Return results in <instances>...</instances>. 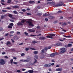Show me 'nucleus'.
Listing matches in <instances>:
<instances>
[{"label": "nucleus", "instance_id": "1", "mask_svg": "<svg viewBox=\"0 0 73 73\" xmlns=\"http://www.w3.org/2000/svg\"><path fill=\"white\" fill-rule=\"evenodd\" d=\"M64 3L62 4L58 3L56 5H55L54 3L53 2L52 3V4L54 5V7H61L64 5Z\"/></svg>", "mask_w": 73, "mask_h": 73}, {"label": "nucleus", "instance_id": "2", "mask_svg": "<svg viewBox=\"0 0 73 73\" xmlns=\"http://www.w3.org/2000/svg\"><path fill=\"white\" fill-rule=\"evenodd\" d=\"M49 36H51L48 35L46 36V37L50 38L51 39H52L53 38L52 37L54 36H55V34H49Z\"/></svg>", "mask_w": 73, "mask_h": 73}, {"label": "nucleus", "instance_id": "3", "mask_svg": "<svg viewBox=\"0 0 73 73\" xmlns=\"http://www.w3.org/2000/svg\"><path fill=\"white\" fill-rule=\"evenodd\" d=\"M60 50L61 51L60 52V53L62 54L66 52V50L65 48H60Z\"/></svg>", "mask_w": 73, "mask_h": 73}, {"label": "nucleus", "instance_id": "4", "mask_svg": "<svg viewBox=\"0 0 73 73\" xmlns=\"http://www.w3.org/2000/svg\"><path fill=\"white\" fill-rule=\"evenodd\" d=\"M5 61L4 59H2L0 60V64L1 65H3L5 64Z\"/></svg>", "mask_w": 73, "mask_h": 73}, {"label": "nucleus", "instance_id": "5", "mask_svg": "<svg viewBox=\"0 0 73 73\" xmlns=\"http://www.w3.org/2000/svg\"><path fill=\"white\" fill-rule=\"evenodd\" d=\"M27 23H29V25L30 27H34V25L31 22H30L29 21L27 22Z\"/></svg>", "mask_w": 73, "mask_h": 73}, {"label": "nucleus", "instance_id": "6", "mask_svg": "<svg viewBox=\"0 0 73 73\" xmlns=\"http://www.w3.org/2000/svg\"><path fill=\"white\" fill-rule=\"evenodd\" d=\"M34 59H35V60L34 62L33 63H31L30 65L31 66H33V65H35L36 64V62H37V60H36V59L35 58Z\"/></svg>", "mask_w": 73, "mask_h": 73}, {"label": "nucleus", "instance_id": "7", "mask_svg": "<svg viewBox=\"0 0 73 73\" xmlns=\"http://www.w3.org/2000/svg\"><path fill=\"white\" fill-rule=\"evenodd\" d=\"M39 38L41 40H44L46 39V38L44 36H40Z\"/></svg>", "mask_w": 73, "mask_h": 73}, {"label": "nucleus", "instance_id": "8", "mask_svg": "<svg viewBox=\"0 0 73 73\" xmlns=\"http://www.w3.org/2000/svg\"><path fill=\"white\" fill-rule=\"evenodd\" d=\"M12 7L13 8H15V9H18L19 8V5H15V6H12L11 7Z\"/></svg>", "mask_w": 73, "mask_h": 73}, {"label": "nucleus", "instance_id": "9", "mask_svg": "<svg viewBox=\"0 0 73 73\" xmlns=\"http://www.w3.org/2000/svg\"><path fill=\"white\" fill-rule=\"evenodd\" d=\"M29 60H21V61H22L23 62H29Z\"/></svg>", "mask_w": 73, "mask_h": 73}, {"label": "nucleus", "instance_id": "10", "mask_svg": "<svg viewBox=\"0 0 73 73\" xmlns=\"http://www.w3.org/2000/svg\"><path fill=\"white\" fill-rule=\"evenodd\" d=\"M28 31H29L30 32L34 33L35 32V30H33V29H29L28 30Z\"/></svg>", "mask_w": 73, "mask_h": 73}, {"label": "nucleus", "instance_id": "11", "mask_svg": "<svg viewBox=\"0 0 73 73\" xmlns=\"http://www.w3.org/2000/svg\"><path fill=\"white\" fill-rule=\"evenodd\" d=\"M62 70V69L61 68H58L56 70V71H57L60 72Z\"/></svg>", "mask_w": 73, "mask_h": 73}, {"label": "nucleus", "instance_id": "12", "mask_svg": "<svg viewBox=\"0 0 73 73\" xmlns=\"http://www.w3.org/2000/svg\"><path fill=\"white\" fill-rule=\"evenodd\" d=\"M51 65L48 64H46L45 65H44V67H49L51 66Z\"/></svg>", "mask_w": 73, "mask_h": 73}, {"label": "nucleus", "instance_id": "13", "mask_svg": "<svg viewBox=\"0 0 73 73\" xmlns=\"http://www.w3.org/2000/svg\"><path fill=\"white\" fill-rule=\"evenodd\" d=\"M48 18L50 19H52L54 18V17L53 16H50L48 17Z\"/></svg>", "mask_w": 73, "mask_h": 73}, {"label": "nucleus", "instance_id": "14", "mask_svg": "<svg viewBox=\"0 0 73 73\" xmlns=\"http://www.w3.org/2000/svg\"><path fill=\"white\" fill-rule=\"evenodd\" d=\"M17 25L18 26H22L23 25V24H22L21 22H19L17 23Z\"/></svg>", "mask_w": 73, "mask_h": 73}, {"label": "nucleus", "instance_id": "15", "mask_svg": "<svg viewBox=\"0 0 73 73\" xmlns=\"http://www.w3.org/2000/svg\"><path fill=\"white\" fill-rule=\"evenodd\" d=\"M28 72H29V73H33L34 72V71L33 70H30L28 71Z\"/></svg>", "mask_w": 73, "mask_h": 73}, {"label": "nucleus", "instance_id": "16", "mask_svg": "<svg viewBox=\"0 0 73 73\" xmlns=\"http://www.w3.org/2000/svg\"><path fill=\"white\" fill-rule=\"evenodd\" d=\"M56 45L57 46H60L62 45V43L60 42H58V43H56Z\"/></svg>", "mask_w": 73, "mask_h": 73}, {"label": "nucleus", "instance_id": "17", "mask_svg": "<svg viewBox=\"0 0 73 73\" xmlns=\"http://www.w3.org/2000/svg\"><path fill=\"white\" fill-rule=\"evenodd\" d=\"M11 44V43L10 41H8L6 43V45H10Z\"/></svg>", "mask_w": 73, "mask_h": 73}, {"label": "nucleus", "instance_id": "18", "mask_svg": "<svg viewBox=\"0 0 73 73\" xmlns=\"http://www.w3.org/2000/svg\"><path fill=\"white\" fill-rule=\"evenodd\" d=\"M26 20L25 19H23L21 21V23L23 24L24 23V22H26Z\"/></svg>", "mask_w": 73, "mask_h": 73}, {"label": "nucleus", "instance_id": "19", "mask_svg": "<svg viewBox=\"0 0 73 73\" xmlns=\"http://www.w3.org/2000/svg\"><path fill=\"white\" fill-rule=\"evenodd\" d=\"M29 3L30 4H34L35 3V2L33 1H29Z\"/></svg>", "mask_w": 73, "mask_h": 73}, {"label": "nucleus", "instance_id": "20", "mask_svg": "<svg viewBox=\"0 0 73 73\" xmlns=\"http://www.w3.org/2000/svg\"><path fill=\"white\" fill-rule=\"evenodd\" d=\"M6 16V15H2L1 16V19H3L5 18V17Z\"/></svg>", "mask_w": 73, "mask_h": 73}, {"label": "nucleus", "instance_id": "21", "mask_svg": "<svg viewBox=\"0 0 73 73\" xmlns=\"http://www.w3.org/2000/svg\"><path fill=\"white\" fill-rule=\"evenodd\" d=\"M8 16L10 17V18H12V15L11 14H8Z\"/></svg>", "mask_w": 73, "mask_h": 73}, {"label": "nucleus", "instance_id": "22", "mask_svg": "<svg viewBox=\"0 0 73 73\" xmlns=\"http://www.w3.org/2000/svg\"><path fill=\"white\" fill-rule=\"evenodd\" d=\"M38 53V52L37 51H35L33 52V54H37Z\"/></svg>", "mask_w": 73, "mask_h": 73}, {"label": "nucleus", "instance_id": "23", "mask_svg": "<svg viewBox=\"0 0 73 73\" xmlns=\"http://www.w3.org/2000/svg\"><path fill=\"white\" fill-rule=\"evenodd\" d=\"M55 56V55L54 54H53V53H52V54H50V56L51 57H54Z\"/></svg>", "mask_w": 73, "mask_h": 73}, {"label": "nucleus", "instance_id": "24", "mask_svg": "<svg viewBox=\"0 0 73 73\" xmlns=\"http://www.w3.org/2000/svg\"><path fill=\"white\" fill-rule=\"evenodd\" d=\"M8 28L9 29H12V26H11L10 25H9L8 26Z\"/></svg>", "mask_w": 73, "mask_h": 73}, {"label": "nucleus", "instance_id": "25", "mask_svg": "<svg viewBox=\"0 0 73 73\" xmlns=\"http://www.w3.org/2000/svg\"><path fill=\"white\" fill-rule=\"evenodd\" d=\"M62 12V11L61 10H59V11H58V12L57 13H60Z\"/></svg>", "mask_w": 73, "mask_h": 73}, {"label": "nucleus", "instance_id": "26", "mask_svg": "<svg viewBox=\"0 0 73 73\" xmlns=\"http://www.w3.org/2000/svg\"><path fill=\"white\" fill-rule=\"evenodd\" d=\"M72 46V44H68V47H71Z\"/></svg>", "mask_w": 73, "mask_h": 73}, {"label": "nucleus", "instance_id": "27", "mask_svg": "<svg viewBox=\"0 0 73 73\" xmlns=\"http://www.w3.org/2000/svg\"><path fill=\"white\" fill-rule=\"evenodd\" d=\"M41 52L42 54H44V49L42 50H41Z\"/></svg>", "mask_w": 73, "mask_h": 73}, {"label": "nucleus", "instance_id": "28", "mask_svg": "<svg viewBox=\"0 0 73 73\" xmlns=\"http://www.w3.org/2000/svg\"><path fill=\"white\" fill-rule=\"evenodd\" d=\"M13 13L15 14H18V12L16 11H13Z\"/></svg>", "mask_w": 73, "mask_h": 73}, {"label": "nucleus", "instance_id": "29", "mask_svg": "<svg viewBox=\"0 0 73 73\" xmlns=\"http://www.w3.org/2000/svg\"><path fill=\"white\" fill-rule=\"evenodd\" d=\"M14 40L18 39L17 36H15V37H14Z\"/></svg>", "mask_w": 73, "mask_h": 73}, {"label": "nucleus", "instance_id": "30", "mask_svg": "<svg viewBox=\"0 0 73 73\" xmlns=\"http://www.w3.org/2000/svg\"><path fill=\"white\" fill-rule=\"evenodd\" d=\"M10 26L13 27L14 25L13 24V23H11L10 24Z\"/></svg>", "mask_w": 73, "mask_h": 73}, {"label": "nucleus", "instance_id": "31", "mask_svg": "<svg viewBox=\"0 0 73 73\" xmlns=\"http://www.w3.org/2000/svg\"><path fill=\"white\" fill-rule=\"evenodd\" d=\"M11 62V64H12L13 63V59H11L10 60Z\"/></svg>", "mask_w": 73, "mask_h": 73}, {"label": "nucleus", "instance_id": "32", "mask_svg": "<svg viewBox=\"0 0 73 73\" xmlns=\"http://www.w3.org/2000/svg\"><path fill=\"white\" fill-rule=\"evenodd\" d=\"M53 54H54L55 55H58L59 54H58V53L57 52H55V53H53Z\"/></svg>", "mask_w": 73, "mask_h": 73}, {"label": "nucleus", "instance_id": "33", "mask_svg": "<svg viewBox=\"0 0 73 73\" xmlns=\"http://www.w3.org/2000/svg\"><path fill=\"white\" fill-rule=\"evenodd\" d=\"M32 43L33 44H36L37 43V42L36 41H33L32 42Z\"/></svg>", "mask_w": 73, "mask_h": 73}, {"label": "nucleus", "instance_id": "34", "mask_svg": "<svg viewBox=\"0 0 73 73\" xmlns=\"http://www.w3.org/2000/svg\"><path fill=\"white\" fill-rule=\"evenodd\" d=\"M25 55V53H22V54H21V56H23L24 55Z\"/></svg>", "mask_w": 73, "mask_h": 73}, {"label": "nucleus", "instance_id": "35", "mask_svg": "<svg viewBox=\"0 0 73 73\" xmlns=\"http://www.w3.org/2000/svg\"><path fill=\"white\" fill-rule=\"evenodd\" d=\"M42 15V14L40 13H39L38 14V15H39L40 16H41V15Z\"/></svg>", "mask_w": 73, "mask_h": 73}, {"label": "nucleus", "instance_id": "36", "mask_svg": "<svg viewBox=\"0 0 73 73\" xmlns=\"http://www.w3.org/2000/svg\"><path fill=\"white\" fill-rule=\"evenodd\" d=\"M24 34L25 35H29V33L26 32H25Z\"/></svg>", "mask_w": 73, "mask_h": 73}, {"label": "nucleus", "instance_id": "37", "mask_svg": "<svg viewBox=\"0 0 73 73\" xmlns=\"http://www.w3.org/2000/svg\"><path fill=\"white\" fill-rule=\"evenodd\" d=\"M35 57L36 59H38V57L37 55H35Z\"/></svg>", "mask_w": 73, "mask_h": 73}, {"label": "nucleus", "instance_id": "38", "mask_svg": "<svg viewBox=\"0 0 73 73\" xmlns=\"http://www.w3.org/2000/svg\"><path fill=\"white\" fill-rule=\"evenodd\" d=\"M44 50H45L46 51H47L48 49V48L47 47H46L45 48H44Z\"/></svg>", "mask_w": 73, "mask_h": 73}, {"label": "nucleus", "instance_id": "39", "mask_svg": "<svg viewBox=\"0 0 73 73\" xmlns=\"http://www.w3.org/2000/svg\"><path fill=\"white\" fill-rule=\"evenodd\" d=\"M2 11L4 12H7V11L5 10H3Z\"/></svg>", "mask_w": 73, "mask_h": 73}, {"label": "nucleus", "instance_id": "40", "mask_svg": "<svg viewBox=\"0 0 73 73\" xmlns=\"http://www.w3.org/2000/svg\"><path fill=\"white\" fill-rule=\"evenodd\" d=\"M27 15H31V14L30 13H27Z\"/></svg>", "mask_w": 73, "mask_h": 73}, {"label": "nucleus", "instance_id": "41", "mask_svg": "<svg viewBox=\"0 0 73 73\" xmlns=\"http://www.w3.org/2000/svg\"><path fill=\"white\" fill-rule=\"evenodd\" d=\"M21 70H17V72L18 73H19L21 72Z\"/></svg>", "mask_w": 73, "mask_h": 73}, {"label": "nucleus", "instance_id": "42", "mask_svg": "<svg viewBox=\"0 0 73 73\" xmlns=\"http://www.w3.org/2000/svg\"><path fill=\"white\" fill-rule=\"evenodd\" d=\"M67 25V23H64L62 25Z\"/></svg>", "mask_w": 73, "mask_h": 73}, {"label": "nucleus", "instance_id": "43", "mask_svg": "<svg viewBox=\"0 0 73 73\" xmlns=\"http://www.w3.org/2000/svg\"><path fill=\"white\" fill-rule=\"evenodd\" d=\"M25 50H26L27 51H28L29 50V48H26L25 49Z\"/></svg>", "mask_w": 73, "mask_h": 73}, {"label": "nucleus", "instance_id": "44", "mask_svg": "<svg viewBox=\"0 0 73 73\" xmlns=\"http://www.w3.org/2000/svg\"><path fill=\"white\" fill-rule=\"evenodd\" d=\"M20 34V32L19 31L17 32V34L18 35H19Z\"/></svg>", "mask_w": 73, "mask_h": 73}, {"label": "nucleus", "instance_id": "45", "mask_svg": "<svg viewBox=\"0 0 73 73\" xmlns=\"http://www.w3.org/2000/svg\"><path fill=\"white\" fill-rule=\"evenodd\" d=\"M11 9V8H10V7H7L6 9H8V10H10Z\"/></svg>", "mask_w": 73, "mask_h": 73}, {"label": "nucleus", "instance_id": "46", "mask_svg": "<svg viewBox=\"0 0 73 73\" xmlns=\"http://www.w3.org/2000/svg\"><path fill=\"white\" fill-rule=\"evenodd\" d=\"M30 36H32L34 37V36H36V35H31Z\"/></svg>", "mask_w": 73, "mask_h": 73}, {"label": "nucleus", "instance_id": "47", "mask_svg": "<svg viewBox=\"0 0 73 73\" xmlns=\"http://www.w3.org/2000/svg\"><path fill=\"white\" fill-rule=\"evenodd\" d=\"M41 35H42V34H39L38 35H37V36H41Z\"/></svg>", "mask_w": 73, "mask_h": 73}, {"label": "nucleus", "instance_id": "48", "mask_svg": "<svg viewBox=\"0 0 73 73\" xmlns=\"http://www.w3.org/2000/svg\"><path fill=\"white\" fill-rule=\"evenodd\" d=\"M45 19V21H48V19L46 18Z\"/></svg>", "mask_w": 73, "mask_h": 73}, {"label": "nucleus", "instance_id": "49", "mask_svg": "<svg viewBox=\"0 0 73 73\" xmlns=\"http://www.w3.org/2000/svg\"><path fill=\"white\" fill-rule=\"evenodd\" d=\"M30 50H35V49L34 48H30Z\"/></svg>", "mask_w": 73, "mask_h": 73}, {"label": "nucleus", "instance_id": "50", "mask_svg": "<svg viewBox=\"0 0 73 73\" xmlns=\"http://www.w3.org/2000/svg\"><path fill=\"white\" fill-rule=\"evenodd\" d=\"M14 33H15L14 31H10V33L11 34H13Z\"/></svg>", "mask_w": 73, "mask_h": 73}, {"label": "nucleus", "instance_id": "51", "mask_svg": "<svg viewBox=\"0 0 73 73\" xmlns=\"http://www.w3.org/2000/svg\"><path fill=\"white\" fill-rule=\"evenodd\" d=\"M36 28L38 29H40V26L36 27Z\"/></svg>", "mask_w": 73, "mask_h": 73}, {"label": "nucleus", "instance_id": "52", "mask_svg": "<svg viewBox=\"0 0 73 73\" xmlns=\"http://www.w3.org/2000/svg\"><path fill=\"white\" fill-rule=\"evenodd\" d=\"M13 63L14 64H17V62H13Z\"/></svg>", "mask_w": 73, "mask_h": 73}, {"label": "nucleus", "instance_id": "53", "mask_svg": "<svg viewBox=\"0 0 73 73\" xmlns=\"http://www.w3.org/2000/svg\"><path fill=\"white\" fill-rule=\"evenodd\" d=\"M26 70V69H24V68H23V69H22V71H25Z\"/></svg>", "mask_w": 73, "mask_h": 73}, {"label": "nucleus", "instance_id": "54", "mask_svg": "<svg viewBox=\"0 0 73 73\" xmlns=\"http://www.w3.org/2000/svg\"><path fill=\"white\" fill-rule=\"evenodd\" d=\"M50 15V14H49V13H48V14H46V16H49Z\"/></svg>", "mask_w": 73, "mask_h": 73}, {"label": "nucleus", "instance_id": "55", "mask_svg": "<svg viewBox=\"0 0 73 73\" xmlns=\"http://www.w3.org/2000/svg\"><path fill=\"white\" fill-rule=\"evenodd\" d=\"M46 13H45L43 14L44 16H46Z\"/></svg>", "mask_w": 73, "mask_h": 73}, {"label": "nucleus", "instance_id": "56", "mask_svg": "<svg viewBox=\"0 0 73 73\" xmlns=\"http://www.w3.org/2000/svg\"><path fill=\"white\" fill-rule=\"evenodd\" d=\"M57 23H58L57 21H54V24H56Z\"/></svg>", "mask_w": 73, "mask_h": 73}, {"label": "nucleus", "instance_id": "57", "mask_svg": "<svg viewBox=\"0 0 73 73\" xmlns=\"http://www.w3.org/2000/svg\"><path fill=\"white\" fill-rule=\"evenodd\" d=\"M51 48V46H49L48 47V48H47L48 49H50Z\"/></svg>", "mask_w": 73, "mask_h": 73}, {"label": "nucleus", "instance_id": "58", "mask_svg": "<svg viewBox=\"0 0 73 73\" xmlns=\"http://www.w3.org/2000/svg\"><path fill=\"white\" fill-rule=\"evenodd\" d=\"M11 40L12 41V42H13V43L15 42V41L13 40L12 39H11Z\"/></svg>", "mask_w": 73, "mask_h": 73}, {"label": "nucleus", "instance_id": "59", "mask_svg": "<svg viewBox=\"0 0 73 73\" xmlns=\"http://www.w3.org/2000/svg\"><path fill=\"white\" fill-rule=\"evenodd\" d=\"M6 54L5 52H4L2 53V54L4 55L5 54Z\"/></svg>", "mask_w": 73, "mask_h": 73}, {"label": "nucleus", "instance_id": "60", "mask_svg": "<svg viewBox=\"0 0 73 73\" xmlns=\"http://www.w3.org/2000/svg\"><path fill=\"white\" fill-rule=\"evenodd\" d=\"M52 62H55L54 60V59H52L51 60Z\"/></svg>", "mask_w": 73, "mask_h": 73}, {"label": "nucleus", "instance_id": "61", "mask_svg": "<svg viewBox=\"0 0 73 73\" xmlns=\"http://www.w3.org/2000/svg\"><path fill=\"white\" fill-rule=\"evenodd\" d=\"M3 29L1 27V28H0V31H2Z\"/></svg>", "mask_w": 73, "mask_h": 73}, {"label": "nucleus", "instance_id": "62", "mask_svg": "<svg viewBox=\"0 0 73 73\" xmlns=\"http://www.w3.org/2000/svg\"><path fill=\"white\" fill-rule=\"evenodd\" d=\"M8 35H9V34L8 33H7V34H6L5 35V36H7Z\"/></svg>", "mask_w": 73, "mask_h": 73}, {"label": "nucleus", "instance_id": "63", "mask_svg": "<svg viewBox=\"0 0 73 73\" xmlns=\"http://www.w3.org/2000/svg\"><path fill=\"white\" fill-rule=\"evenodd\" d=\"M22 11L23 12H25L26 11V10L25 9H22Z\"/></svg>", "mask_w": 73, "mask_h": 73}, {"label": "nucleus", "instance_id": "64", "mask_svg": "<svg viewBox=\"0 0 73 73\" xmlns=\"http://www.w3.org/2000/svg\"><path fill=\"white\" fill-rule=\"evenodd\" d=\"M51 3H52V2H48L47 4H51Z\"/></svg>", "mask_w": 73, "mask_h": 73}]
</instances>
